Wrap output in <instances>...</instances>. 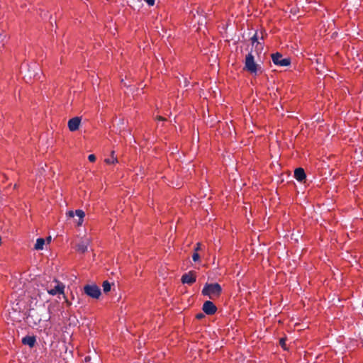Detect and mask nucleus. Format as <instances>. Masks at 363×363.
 I'll return each mask as SVG.
<instances>
[{
    "label": "nucleus",
    "mask_w": 363,
    "mask_h": 363,
    "mask_svg": "<svg viewBox=\"0 0 363 363\" xmlns=\"http://www.w3.org/2000/svg\"><path fill=\"white\" fill-rule=\"evenodd\" d=\"M35 342L36 339L34 336H26L22 339V342L24 345H28L30 347H33Z\"/></svg>",
    "instance_id": "nucleus-11"
},
{
    "label": "nucleus",
    "mask_w": 363,
    "mask_h": 363,
    "mask_svg": "<svg viewBox=\"0 0 363 363\" xmlns=\"http://www.w3.org/2000/svg\"><path fill=\"white\" fill-rule=\"evenodd\" d=\"M196 280V272L190 271L187 273L184 274L182 276L181 281L184 284L191 285L194 284Z\"/></svg>",
    "instance_id": "nucleus-5"
},
{
    "label": "nucleus",
    "mask_w": 363,
    "mask_h": 363,
    "mask_svg": "<svg viewBox=\"0 0 363 363\" xmlns=\"http://www.w3.org/2000/svg\"><path fill=\"white\" fill-rule=\"evenodd\" d=\"M81 123V118L74 117L69 120L67 125L69 130L72 132L76 131L79 129Z\"/></svg>",
    "instance_id": "nucleus-9"
},
{
    "label": "nucleus",
    "mask_w": 363,
    "mask_h": 363,
    "mask_svg": "<svg viewBox=\"0 0 363 363\" xmlns=\"http://www.w3.org/2000/svg\"><path fill=\"white\" fill-rule=\"evenodd\" d=\"M158 119L162 121V120H163V118L160 116V117H158Z\"/></svg>",
    "instance_id": "nucleus-25"
},
{
    "label": "nucleus",
    "mask_w": 363,
    "mask_h": 363,
    "mask_svg": "<svg viewBox=\"0 0 363 363\" xmlns=\"http://www.w3.org/2000/svg\"><path fill=\"white\" fill-rule=\"evenodd\" d=\"M84 292L88 296L96 299H98L101 294L100 288L94 284L85 285Z\"/></svg>",
    "instance_id": "nucleus-3"
},
{
    "label": "nucleus",
    "mask_w": 363,
    "mask_h": 363,
    "mask_svg": "<svg viewBox=\"0 0 363 363\" xmlns=\"http://www.w3.org/2000/svg\"><path fill=\"white\" fill-rule=\"evenodd\" d=\"M202 309L205 313L213 315L216 312L217 308L212 301H206L204 302Z\"/></svg>",
    "instance_id": "nucleus-8"
},
{
    "label": "nucleus",
    "mask_w": 363,
    "mask_h": 363,
    "mask_svg": "<svg viewBox=\"0 0 363 363\" xmlns=\"http://www.w3.org/2000/svg\"><path fill=\"white\" fill-rule=\"evenodd\" d=\"M272 60L274 65L281 66V67H286L289 66L291 63V60L289 58H284L282 55L279 52H276L272 55Z\"/></svg>",
    "instance_id": "nucleus-4"
},
{
    "label": "nucleus",
    "mask_w": 363,
    "mask_h": 363,
    "mask_svg": "<svg viewBox=\"0 0 363 363\" xmlns=\"http://www.w3.org/2000/svg\"><path fill=\"white\" fill-rule=\"evenodd\" d=\"M192 259H193L194 262L199 261L200 259V256H199V253L196 252H194V254L192 255Z\"/></svg>",
    "instance_id": "nucleus-16"
},
{
    "label": "nucleus",
    "mask_w": 363,
    "mask_h": 363,
    "mask_svg": "<svg viewBox=\"0 0 363 363\" xmlns=\"http://www.w3.org/2000/svg\"><path fill=\"white\" fill-rule=\"evenodd\" d=\"M279 344H280V345L281 346V347L284 350H286V340L284 338H281L280 339Z\"/></svg>",
    "instance_id": "nucleus-17"
},
{
    "label": "nucleus",
    "mask_w": 363,
    "mask_h": 363,
    "mask_svg": "<svg viewBox=\"0 0 363 363\" xmlns=\"http://www.w3.org/2000/svg\"><path fill=\"white\" fill-rule=\"evenodd\" d=\"M88 160H89L90 162H95V160H96V156H95L94 155H93V154L89 155L88 156Z\"/></svg>",
    "instance_id": "nucleus-19"
},
{
    "label": "nucleus",
    "mask_w": 363,
    "mask_h": 363,
    "mask_svg": "<svg viewBox=\"0 0 363 363\" xmlns=\"http://www.w3.org/2000/svg\"><path fill=\"white\" fill-rule=\"evenodd\" d=\"M222 291L221 286L218 283L206 284L202 289V294L210 298L218 297Z\"/></svg>",
    "instance_id": "nucleus-1"
},
{
    "label": "nucleus",
    "mask_w": 363,
    "mask_h": 363,
    "mask_svg": "<svg viewBox=\"0 0 363 363\" xmlns=\"http://www.w3.org/2000/svg\"><path fill=\"white\" fill-rule=\"evenodd\" d=\"M74 216H76L75 212H74L73 211H69L67 213V216L69 218H73Z\"/></svg>",
    "instance_id": "nucleus-20"
},
{
    "label": "nucleus",
    "mask_w": 363,
    "mask_h": 363,
    "mask_svg": "<svg viewBox=\"0 0 363 363\" xmlns=\"http://www.w3.org/2000/svg\"><path fill=\"white\" fill-rule=\"evenodd\" d=\"M102 286L105 293L108 292L111 290V284L108 281H104Z\"/></svg>",
    "instance_id": "nucleus-15"
},
{
    "label": "nucleus",
    "mask_w": 363,
    "mask_h": 363,
    "mask_svg": "<svg viewBox=\"0 0 363 363\" xmlns=\"http://www.w3.org/2000/svg\"><path fill=\"white\" fill-rule=\"evenodd\" d=\"M75 215L78 217L77 225L81 226L83 223L85 213L82 210L78 209L75 211Z\"/></svg>",
    "instance_id": "nucleus-12"
},
{
    "label": "nucleus",
    "mask_w": 363,
    "mask_h": 363,
    "mask_svg": "<svg viewBox=\"0 0 363 363\" xmlns=\"http://www.w3.org/2000/svg\"><path fill=\"white\" fill-rule=\"evenodd\" d=\"M105 162L107 163V164H116V163L118 162V159L114 157V152L113 151L111 152V157L110 158H106L105 160Z\"/></svg>",
    "instance_id": "nucleus-14"
},
{
    "label": "nucleus",
    "mask_w": 363,
    "mask_h": 363,
    "mask_svg": "<svg viewBox=\"0 0 363 363\" xmlns=\"http://www.w3.org/2000/svg\"><path fill=\"white\" fill-rule=\"evenodd\" d=\"M56 285L53 289H50L48 290V293L50 295L55 296L57 294H64L65 291V285L58 281H55Z\"/></svg>",
    "instance_id": "nucleus-6"
},
{
    "label": "nucleus",
    "mask_w": 363,
    "mask_h": 363,
    "mask_svg": "<svg viewBox=\"0 0 363 363\" xmlns=\"http://www.w3.org/2000/svg\"><path fill=\"white\" fill-rule=\"evenodd\" d=\"M45 240L43 238H38L35 244V249L36 250H41L44 247Z\"/></svg>",
    "instance_id": "nucleus-13"
},
{
    "label": "nucleus",
    "mask_w": 363,
    "mask_h": 363,
    "mask_svg": "<svg viewBox=\"0 0 363 363\" xmlns=\"http://www.w3.org/2000/svg\"><path fill=\"white\" fill-rule=\"evenodd\" d=\"M90 359H91L90 357H86L84 359L86 362H88L90 360Z\"/></svg>",
    "instance_id": "nucleus-24"
},
{
    "label": "nucleus",
    "mask_w": 363,
    "mask_h": 363,
    "mask_svg": "<svg viewBox=\"0 0 363 363\" xmlns=\"http://www.w3.org/2000/svg\"><path fill=\"white\" fill-rule=\"evenodd\" d=\"M260 67L255 61V57L252 53H248L245 57V69L252 74L257 75Z\"/></svg>",
    "instance_id": "nucleus-2"
},
{
    "label": "nucleus",
    "mask_w": 363,
    "mask_h": 363,
    "mask_svg": "<svg viewBox=\"0 0 363 363\" xmlns=\"http://www.w3.org/2000/svg\"><path fill=\"white\" fill-rule=\"evenodd\" d=\"M306 173L303 168L299 167L294 171V177L298 182H303L306 179Z\"/></svg>",
    "instance_id": "nucleus-10"
},
{
    "label": "nucleus",
    "mask_w": 363,
    "mask_h": 363,
    "mask_svg": "<svg viewBox=\"0 0 363 363\" xmlns=\"http://www.w3.org/2000/svg\"><path fill=\"white\" fill-rule=\"evenodd\" d=\"M91 243V240L89 238H84L77 245V250L81 253H84L87 251L88 247Z\"/></svg>",
    "instance_id": "nucleus-7"
},
{
    "label": "nucleus",
    "mask_w": 363,
    "mask_h": 363,
    "mask_svg": "<svg viewBox=\"0 0 363 363\" xmlns=\"http://www.w3.org/2000/svg\"><path fill=\"white\" fill-rule=\"evenodd\" d=\"M252 43L255 44V43H258V37L257 33H256L252 38H251Z\"/></svg>",
    "instance_id": "nucleus-18"
},
{
    "label": "nucleus",
    "mask_w": 363,
    "mask_h": 363,
    "mask_svg": "<svg viewBox=\"0 0 363 363\" xmlns=\"http://www.w3.org/2000/svg\"><path fill=\"white\" fill-rule=\"evenodd\" d=\"M200 247H201V243H199V242L196 243V246L194 249L195 252H197V251L200 250Z\"/></svg>",
    "instance_id": "nucleus-22"
},
{
    "label": "nucleus",
    "mask_w": 363,
    "mask_h": 363,
    "mask_svg": "<svg viewBox=\"0 0 363 363\" xmlns=\"http://www.w3.org/2000/svg\"><path fill=\"white\" fill-rule=\"evenodd\" d=\"M203 316H204V315H203V314H202V313H198V314L196 315V318H197V319H201Z\"/></svg>",
    "instance_id": "nucleus-23"
},
{
    "label": "nucleus",
    "mask_w": 363,
    "mask_h": 363,
    "mask_svg": "<svg viewBox=\"0 0 363 363\" xmlns=\"http://www.w3.org/2000/svg\"><path fill=\"white\" fill-rule=\"evenodd\" d=\"M145 1L150 6L155 4V0H145Z\"/></svg>",
    "instance_id": "nucleus-21"
}]
</instances>
